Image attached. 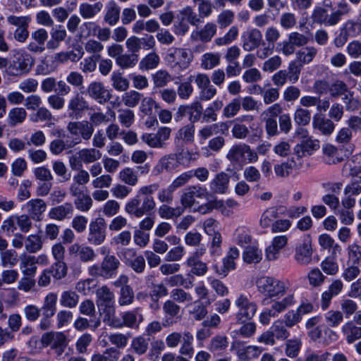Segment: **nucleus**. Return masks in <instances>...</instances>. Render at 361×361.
Listing matches in <instances>:
<instances>
[{
  "label": "nucleus",
  "mask_w": 361,
  "mask_h": 361,
  "mask_svg": "<svg viewBox=\"0 0 361 361\" xmlns=\"http://www.w3.org/2000/svg\"><path fill=\"white\" fill-rule=\"evenodd\" d=\"M138 61L137 54H124L116 59V63L121 69H128L133 68Z\"/></svg>",
  "instance_id": "nucleus-63"
},
{
  "label": "nucleus",
  "mask_w": 361,
  "mask_h": 361,
  "mask_svg": "<svg viewBox=\"0 0 361 361\" xmlns=\"http://www.w3.org/2000/svg\"><path fill=\"white\" fill-rule=\"evenodd\" d=\"M262 258V253L255 246H247L243 253V259L247 264H257Z\"/></svg>",
  "instance_id": "nucleus-48"
},
{
  "label": "nucleus",
  "mask_w": 361,
  "mask_h": 361,
  "mask_svg": "<svg viewBox=\"0 0 361 361\" xmlns=\"http://www.w3.org/2000/svg\"><path fill=\"white\" fill-rule=\"evenodd\" d=\"M219 128H224L226 130L228 129L226 123H213L203 126L198 130L197 136L200 139V142L202 144L214 134L218 133Z\"/></svg>",
  "instance_id": "nucleus-32"
},
{
  "label": "nucleus",
  "mask_w": 361,
  "mask_h": 361,
  "mask_svg": "<svg viewBox=\"0 0 361 361\" xmlns=\"http://www.w3.org/2000/svg\"><path fill=\"white\" fill-rule=\"evenodd\" d=\"M302 341L300 338L287 340L285 344V354L290 358L296 357L300 351Z\"/></svg>",
  "instance_id": "nucleus-64"
},
{
  "label": "nucleus",
  "mask_w": 361,
  "mask_h": 361,
  "mask_svg": "<svg viewBox=\"0 0 361 361\" xmlns=\"http://www.w3.org/2000/svg\"><path fill=\"white\" fill-rule=\"evenodd\" d=\"M43 240L40 235L32 234L25 240V250L30 253H36L42 248Z\"/></svg>",
  "instance_id": "nucleus-53"
},
{
  "label": "nucleus",
  "mask_w": 361,
  "mask_h": 361,
  "mask_svg": "<svg viewBox=\"0 0 361 361\" xmlns=\"http://www.w3.org/2000/svg\"><path fill=\"white\" fill-rule=\"evenodd\" d=\"M230 182V176L226 173L221 171L215 175L209 183L211 191L216 194H225L227 192Z\"/></svg>",
  "instance_id": "nucleus-21"
},
{
  "label": "nucleus",
  "mask_w": 361,
  "mask_h": 361,
  "mask_svg": "<svg viewBox=\"0 0 361 361\" xmlns=\"http://www.w3.org/2000/svg\"><path fill=\"white\" fill-rule=\"evenodd\" d=\"M256 285L258 291L270 299L283 296L289 288L288 281L267 276L259 278L256 281Z\"/></svg>",
  "instance_id": "nucleus-2"
},
{
  "label": "nucleus",
  "mask_w": 361,
  "mask_h": 361,
  "mask_svg": "<svg viewBox=\"0 0 361 361\" xmlns=\"http://www.w3.org/2000/svg\"><path fill=\"white\" fill-rule=\"evenodd\" d=\"M312 126L315 129H318L324 135H331L334 129L335 124L334 121L329 118H326L315 114L313 117Z\"/></svg>",
  "instance_id": "nucleus-30"
},
{
  "label": "nucleus",
  "mask_w": 361,
  "mask_h": 361,
  "mask_svg": "<svg viewBox=\"0 0 361 361\" xmlns=\"http://www.w3.org/2000/svg\"><path fill=\"white\" fill-rule=\"evenodd\" d=\"M234 305L237 307L236 320L240 324L252 319L257 310V305L252 300L251 296L243 293L236 298Z\"/></svg>",
  "instance_id": "nucleus-7"
},
{
  "label": "nucleus",
  "mask_w": 361,
  "mask_h": 361,
  "mask_svg": "<svg viewBox=\"0 0 361 361\" xmlns=\"http://www.w3.org/2000/svg\"><path fill=\"white\" fill-rule=\"evenodd\" d=\"M111 86L114 89L118 92H125L128 90L130 87V82L123 75V74L118 71H114L111 75Z\"/></svg>",
  "instance_id": "nucleus-45"
},
{
  "label": "nucleus",
  "mask_w": 361,
  "mask_h": 361,
  "mask_svg": "<svg viewBox=\"0 0 361 361\" xmlns=\"http://www.w3.org/2000/svg\"><path fill=\"white\" fill-rule=\"evenodd\" d=\"M159 188L158 183L142 186L137 195L125 204V212L136 218L149 214L156 207V202L152 195Z\"/></svg>",
  "instance_id": "nucleus-1"
},
{
  "label": "nucleus",
  "mask_w": 361,
  "mask_h": 361,
  "mask_svg": "<svg viewBox=\"0 0 361 361\" xmlns=\"http://www.w3.org/2000/svg\"><path fill=\"white\" fill-rule=\"evenodd\" d=\"M164 59L171 68L183 71L190 66L193 59V54L188 49L171 47L167 50Z\"/></svg>",
  "instance_id": "nucleus-4"
},
{
  "label": "nucleus",
  "mask_w": 361,
  "mask_h": 361,
  "mask_svg": "<svg viewBox=\"0 0 361 361\" xmlns=\"http://www.w3.org/2000/svg\"><path fill=\"white\" fill-rule=\"evenodd\" d=\"M185 264L190 268V272L197 276H203L208 271V267L205 262L194 257H188Z\"/></svg>",
  "instance_id": "nucleus-35"
},
{
  "label": "nucleus",
  "mask_w": 361,
  "mask_h": 361,
  "mask_svg": "<svg viewBox=\"0 0 361 361\" xmlns=\"http://www.w3.org/2000/svg\"><path fill=\"white\" fill-rule=\"evenodd\" d=\"M179 13L183 20L192 26H198L203 23L198 13H196L192 7L190 6L183 8L180 11Z\"/></svg>",
  "instance_id": "nucleus-52"
},
{
  "label": "nucleus",
  "mask_w": 361,
  "mask_h": 361,
  "mask_svg": "<svg viewBox=\"0 0 361 361\" xmlns=\"http://www.w3.org/2000/svg\"><path fill=\"white\" fill-rule=\"evenodd\" d=\"M209 195L207 188L200 185H190L185 188L180 196L182 208H190L195 202V197L203 198Z\"/></svg>",
  "instance_id": "nucleus-11"
},
{
  "label": "nucleus",
  "mask_w": 361,
  "mask_h": 361,
  "mask_svg": "<svg viewBox=\"0 0 361 361\" xmlns=\"http://www.w3.org/2000/svg\"><path fill=\"white\" fill-rule=\"evenodd\" d=\"M342 332L348 343H353L361 338V327L356 326L353 322L345 323L342 327Z\"/></svg>",
  "instance_id": "nucleus-39"
},
{
  "label": "nucleus",
  "mask_w": 361,
  "mask_h": 361,
  "mask_svg": "<svg viewBox=\"0 0 361 361\" xmlns=\"http://www.w3.org/2000/svg\"><path fill=\"white\" fill-rule=\"evenodd\" d=\"M337 16L332 13L328 15L326 8L317 6L312 11L311 18L314 23L324 25L326 26H332L337 24Z\"/></svg>",
  "instance_id": "nucleus-20"
},
{
  "label": "nucleus",
  "mask_w": 361,
  "mask_h": 361,
  "mask_svg": "<svg viewBox=\"0 0 361 361\" xmlns=\"http://www.w3.org/2000/svg\"><path fill=\"white\" fill-rule=\"evenodd\" d=\"M183 157V152L171 153L163 156L153 169L154 175L158 176L164 171L172 172L175 171L180 165Z\"/></svg>",
  "instance_id": "nucleus-9"
},
{
  "label": "nucleus",
  "mask_w": 361,
  "mask_h": 361,
  "mask_svg": "<svg viewBox=\"0 0 361 361\" xmlns=\"http://www.w3.org/2000/svg\"><path fill=\"white\" fill-rule=\"evenodd\" d=\"M68 254L72 257H78L84 263L92 262L96 258L94 250L90 246L75 243L69 246Z\"/></svg>",
  "instance_id": "nucleus-14"
},
{
  "label": "nucleus",
  "mask_w": 361,
  "mask_h": 361,
  "mask_svg": "<svg viewBox=\"0 0 361 361\" xmlns=\"http://www.w3.org/2000/svg\"><path fill=\"white\" fill-rule=\"evenodd\" d=\"M96 297L97 305L114 303V293L106 285L102 286L97 289Z\"/></svg>",
  "instance_id": "nucleus-42"
},
{
  "label": "nucleus",
  "mask_w": 361,
  "mask_h": 361,
  "mask_svg": "<svg viewBox=\"0 0 361 361\" xmlns=\"http://www.w3.org/2000/svg\"><path fill=\"white\" fill-rule=\"evenodd\" d=\"M121 8L114 1H110L106 6L104 21L110 26L118 23L120 19Z\"/></svg>",
  "instance_id": "nucleus-28"
},
{
  "label": "nucleus",
  "mask_w": 361,
  "mask_h": 361,
  "mask_svg": "<svg viewBox=\"0 0 361 361\" xmlns=\"http://www.w3.org/2000/svg\"><path fill=\"white\" fill-rule=\"evenodd\" d=\"M238 34V27L236 25L231 26L224 36L215 39V44L219 47L228 45L237 39Z\"/></svg>",
  "instance_id": "nucleus-49"
},
{
  "label": "nucleus",
  "mask_w": 361,
  "mask_h": 361,
  "mask_svg": "<svg viewBox=\"0 0 361 361\" xmlns=\"http://www.w3.org/2000/svg\"><path fill=\"white\" fill-rule=\"evenodd\" d=\"M239 251L236 247H231L226 257L223 259V267L220 269L216 265V272L219 275L226 276L228 272L235 269V260L239 257Z\"/></svg>",
  "instance_id": "nucleus-24"
},
{
  "label": "nucleus",
  "mask_w": 361,
  "mask_h": 361,
  "mask_svg": "<svg viewBox=\"0 0 361 361\" xmlns=\"http://www.w3.org/2000/svg\"><path fill=\"white\" fill-rule=\"evenodd\" d=\"M121 353L114 347L106 348L102 353H94L91 357V361H118Z\"/></svg>",
  "instance_id": "nucleus-41"
},
{
  "label": "nucleus",
  "mask_w": 361,
  "mask_h": 361,
  "mask_svg": "<svg viewBox=\"0 0 361 361\" xmlns=\"http://www.w3.org/2000/svg\"><path fill=\"white\" fill-rule=\"evenodd\" d=\"M259 348L255 345H249L237 350L238 357L242 361H249L253 357H257L260 354Z\"/></svg>",
  "instance_id": "nucleus-58"
},
{
  "label": "nucleus",
  "mask_w": 361,
  "mask_h": 361,
  "mask_svg": "<svg viewBox=\"0 0 361 361\" xmlns=\"http://www.w3.org/2000/svg\"><path fill=\"white\" fill-rule=\"evenodd\" d=\"M27 111L23 107L12 108L8 113L7 120L10 126L14 127L25 121Z\"/></svg>",
  "instance_id": "nucleus-38"
},
{
  "label": "nucleus",
  "mask_w": 361,
  "mask_h": 361,
  "mask_svg": "<svg viewBox=\"0 0 361 361\" xmlns=\"http://www.w3.org/2000/svg\"><path fill=\"white\" fill-rule=\"evenodd\" d=\"M79 159L85 164L95 162L101 159L102 153L95 148H85L79 151Z\"/></svg>",
  "instance_id": "nucleus-50"
},
{
  "label": "nucleus",
  "mask_w": 361,
  "mask_h": 361,
  "mask_svg": "<svg viewBox=\"0 0 361 361\" xmlns=\"http://www.w3.org/2000/svg\"><path fill=\"white\" fill-rule=\"evenodd\" d=\"M51 39L47 43L49 49H55L59 47L61 42L63 41L67 37L66 30L62 25H58L51 29Z\"/></svg>",
  "instance_id": "nucleus-40"
},
{
  "label": "nucleus",
  "mask_w": 361,
  "mask_h": 361,
  "mask_svg": "<svg viewBox=\"0 0 361 361\" xmlns=\"http://www.w3.org/2000/svg\"><path fill=\"white\" fill-rule=\"evenodd\" d=\"M121 181L130 186H135L138 183V176L136 171L130 167L122 169L118 174Z\"/></svg>",
  "instance_id": "nucleus-56"
},
{
  "label": "nucleus",
  "mask_w": 361,
  "mask_h": 361,
  "mask_svg": "<svg viewBox=\"0 0 361 361\" xmlns=\"http://www.w3.org/2000/svg\"><path fill=\"white\" fill-rule=\"evenodd\" d=\"M194 338L192 334L189 331L183 333V338L180 341V347L179 348L180 355L188 356L192 357L194 354V348L192 345Z\"/></svg>",
  "instance_id": "nucleus-34"
},
{
  "label": "nucleus",
  "mask_w": 361,
  "mask_h": 361,
  "mask_svg": "<svg viewBox=\"0 0 361 361\" xmlns=\"http://www.w3.org/2000/svg\"><path fill=\"white\" fill-rule=\"evenodd\" d=\"M57 299L58 296L55 293H49L45 296L41 309L43 317H54L56 311Z\"/></svg>",
  "instance_id": "nucleus-31"
},
{
  "label": "nucleus",
  "mask_w": 361,
  "mask_h": 361,
  "mask_svg": "<svg viewBox=\"0 0 361 361\" xmlns=\"http://www.w3.org/2000/svg\"><path fill=\"white\" fill-rule=\"evenodd\" d=\"M35 65V59L26 51H18L9 61L6 70L10 76H22L27 74Z\"/></svg>",
  "instance_id": "nucleus-3"
},
{
  "label": "nucleus",
  "mask_w": 361,
  "mask_h": 361,
  "mask_svg": "<svg viewBox=\"0 0 361 361\" xmlns=\"http://www.w3.org/2000/svg\"><path fill=\"white\" fill-rule=\"evenodd\" d=\"M102 8L103 4L101 1H97L94 4L85 2L80 4L78 11L83 19L87 20L95 18Z\"/></svg>",
  "instance_id": "nucleus-25"
},
{
  "label": "nucleus",
  "mask_w": 361,
  "mask_h": 361,
  "mask_svg": "<svg viewBox=\"0 0 361 361\" xmlns=\"http://www.w3.org/2000/svg\"><path fill=\"white\" fill-rule=\"evenodd\" d=\"M164 318L162 320L163 326L165 328L172 326L180 320V307L174 300H166L162 306Z\"/></svg>",
  "instance_id": "nucleus-12"
},
{
  "label": "nucleus",
  "mask_w": 361,
  "mask_h": 361,
  "mask_svg": "<svg viewBox=\"0 0 361 361\" xmlns=\"http://www.w3.org/2000/svg\"><path fill=\"white\" fill-rule=\"evenodd\" d=\"M216 31L217 25L213 22H208L202 28L194 30L190 34V39L192 42H209L215 36Z\"/></svg>",
  "instance_id": "nucleus-15"
},
{
  "label": "nucleus",
  "mask_w": 361,
  "mask_h": 361,
  "mask_svg": "<svg viewBox=\"0 0 361 361\" xmlns=\"http://www.w3.org/2000/svg\"><path fill=\"white\" fill-rule=\"evenodd\" d=\"M226 157L233 165L244 162L255 163L258 160L257 152L245 143L232 145Z\"/></svg>",
  "instance_id": "nucleus-6"
},
{
  "label": "nucleus",
  "mask_w": 361,
  "mask_h": 361,
  "mask_svg": "<svg viewBox=\"0 0 361 361\" xmlns=\"http://www.w3.org/2000/svg\"><path fill=\"white\" fill-rule=\"evenodd\" d=\"M295 303L293 294H289L280 300H274L271 302L270 307L278 316L280 313L285 311L288 307L293 306Z\"/></svg>",
  "instance_id": "nucleus-36"
},
{
  "label": "nucleus",
  "mask_w": 361,
  "mask_h": 361,
  "mask_svg": "<svg viewBox=\"0 0 361 361\" xmlns=\"http://www.w3.org/2000/svg\"><path fill=\"white\" fill-rule=\"evenodd\" d=\"M286 327L282 320H277L273 323L270 330L274 338L278 340L284 341L286 340L290 335Z\"/></svg>",
  "instance_id": "nucleus-60"
},
{
  "label": "nucleus",
  "mask_w": 361,
  "mask_h": 361,
  "mask_svg": "<svg viewBox=\"0 0 361 361\" xmlns=\"http://www.w3.org/2000/svg\"><path fill=\"white\" fill-rule=\"evenodd\" d=\"M35 256L23 255L20 257V268L23 275L35 276L37 266Z\"/></svg>",
  "instance_id": "nucleus-37"
},
{
  "label": "nucleus",
  "mask_w": 361,
  "mask_h": 361,
  "mask_svg": "<svg viewBox=\"0 0 361 361\" xmlns=\"http://www.w3.org/2000/svg\"><path fill=\"white\" fill-rule=\"evenodd\" d=\"M73 205L71 202H65L51 208L48 216L51 219L63 221L66 219H71L73 215Z\"/></svg>",
  "instance_id": "nucleus-22"
},
{
  "label": "nucleus",
  "mask_w": 361,
  "mask_h": 361,
  "mask_svg": "<svg viewBox=\"0 0 361 361\" xmlns=\"http://www.w3.org/2000/svg\"><path fill=\"white\" fill-rule=\"evenodd\" d=\"M48 39V32L44 28H39L31 33V39L27 49L32 53H42L45 50L44 44Z\"/></svg>",
  "instance_id": "nucleus-17"
},
{
  "label": "nucleus",
  "mask_w": 361,
  "mask_h": 361,
  "mask_svg": "<svg viewBox=\"0 0 361 361\" xmlns=\"http://www.w3.org/2000/svg\"><path fill=\"white\" fill-rule=\"evenodd\" d=\"M79 299L80 296L75 291L69 290L62 292L59 301L62 307L74 308L78 305Z\"/></svg>",
  "instance_id": "nucleus-44"
},
{
  "label": "nucleus",
  "mask_w": 361,
  "mask_h": 361,
  "mask_svg": "<svg viewBox=\"0 0 361 361\" xmlns=\"http://www.w3.org/2000/svg\"><path fill=\"white\" fill-rule=\"evenodd\" d=\"M311 240L307 238L295 247L294 259L300 265H308L312 260Z\"/></svg>",
  "instance_id": "nucleus-16"
},
{
  "label": "nucleus",
  "mask_w": 361,
  "mask_h": 361,
  "mask_svg": "<svg viewBox=\"0 0 361 361\" xmlns=\"http://www.w3.org/2000/svg\"><path fill=\"white\" fill-rule=\"evenodd\" d=\"M98 24L94 21H85L78 28V37L80 39H87L94 37Z\"/></svg>",
  "instance_id": "nucleus-57"
},
{
  "label": "nucleus",
  "mask_w": 361,
  "mask_h": 361,
  "mask_svg": "<svg viewBox=\"0 0 361 361\" xmlns=\"http://www.w3.org/2000/svg\"><path fill=\"white\" fill-rule=\"evenodd\" d=\"M101 265L104 279H109L117 274L121 262L115 255H107L103 258Z\"/></svg>",
  "instance_id": "nucleus-23"
},
{
  "label": "nucleus",
  "mask_w": 361,
  "mask_h": 361,
  "mask_svg": "<svg viewBox=\"0 0 361 361\" xmlns=\"http://www.w3.org/2000/svg\"><path fill=\"white\" fill-rule=\"evenodd\" d=\"M114 303L104 304L97 305L102 310L104 314V321L107 323L108 325L114 328H121L123 324L119 319L115 316V308Z\"/></svg>",
  "instance_id": "nucleus-29"
},
{
  "label": "nucleus",
  "mask_w": 361,
  "mask_h": 361,
  "mask_svg": "<svg viewBox=\"0 0 361 361\" xmlns=\"http://www.w3.org/2000/svg\"><path fill=\"white\" fill-rule=\"evenodd\" d=\"M349 91L347 84L341 80H335L329 88V94L331 98L337 99L343 97Z\"/></svg>",
  "instance_id": "nucleus-59"
},
{
  "label": "nucleus",
  "mask_w": 361,
  "mask_h": 361,
  "mask_svg": "<svg viewBox=\"0 0 361 361\" xmlns=\"http://www.w3.org/2000/svg\"><path fill=\"white\" fill-rule=\"evenodd\" d=\"M154 87L161 88L166 87L173 80L171 75L166 70H159L152 75Z\"/></svg>",
  "instance_id": "nucleus-47"
},
{
  "label": "nucleus",
  "mask_w": 361,
  "mask_h": 361,
  "mask_svg": "<svg viewBox=\"0 0 361 361\" xmlns=\"http://www.w3.org/2000/svg\"><path fill=\"white\" fill-rule=\"evenodd\" d=\"M124 259L126 264L130 267L135 273L142 274L144 272L146 263L142 255H137L136 252L133 249H126Z\"/></svg>",
  "instance_id": "nucleus-18"
},
{
  "label": "nucleus",
  "mask_w": 361,
  "mask_h": 361,
  "mask_svg": "<svg viewBox=\"0 0 361 361\" xmlns=\"http://www.w3.org/2000/svg\"><path fill=\"white\" fill-rule=\"evenodd\" d=\"M169 204H162L158 209V214L162 219H171L178 217L183 213L181 207H172Z\"/></svg>",
  "instance_id": "nucleus-46"
},
{
  "label": "nucleus",
  "mask_w": 361,
  "mask_h": 361,
  "mask_svg": "<svg viewBox=\"0 0 361 361\" xmlns=\"http://www.w3.org/2000/svg\"><path fill=\"white\" fill-rule=\"evenodd\" d=\"M160 62V58L156 52H151L146 55L139 63L141 71H149L156 68Z\"/></svg>",
  "instance_id": "nucleus-51"
},
{
  "label": "nucleus",
  "mask_w": 361,
  "mask_h": 361,
  "mask_svg": "<svg viewBox=\"0 0 361 361\" xmlns=\"http://www.w3.org/2000/svg\"><path fill=\"white\" fill-rule=\"evenodd\" d=\"M87 95L99 104H105L112 97V94L101 82H92L87 87Z\"/></svg>",
  "instance_id": "nucleus-13"
},
{
  "label": "nucleus",
  "mask_w": 361,
  "mask_h": 361,
  "mask_svg": "<svg viewBox=\"0 0 361 361\" xmlns=\"http://www.w3.org/2000/svg\"><path fill=\"white\" fill-rule=\"evenodd\" d=\"M171 130L168 127L159 128L156 133H144L141 140L152 148H164L166 141L169 138Z\"/></svg>",
  "instance_id": "nucleus-10"
},
{
  "label": "nucleus",
  "mask_w": 361,
  "mask_h": 361,
  "mask_svg": "<svg viewBox=\"0 0 361 361\" xmlns=\"http://www.w3.org/2000/svg\"><path fill=\"white\" fill-rule=\"evenodd\" d=\"M317 49L314 47H307L296 53L298 61L302 64H309L317 54Z\"/></svg>",
  "instance_id": "nucleus-61"
},
{
  "label": "nucleus",
  "mask_w": 361,
  "mask_h": 361,
  "mask_svg": "<svg viewBox=\"0 0 361 361\" xmlns=\"http://www.w3.org/2000/svg\"><path fill=\"white\" fill-rule=\"evenodd\" d=\"M101 324L99 318H91L88 320L84 317H78L74 322V326L79 331H83L88 328L96 330Z\"/></svg>",
  "instance_id": "nucleus-55"
},
{
  "label": "nucleus",
  "mask_w": 361,
  "mask_h": 361,
  "mask_svg": "<svg viewBox=\"0 0 361 361\" xmlns=\"http://www.w3.org/2000/svg\"><path fill=\"white\" fill-rule=\"evenodd\" d=\"M143 97V94L131 90L125 91L122 94L121 101L124 105L128 108H134L138 105Z\"/></svg>",
  "instance_id": "nucleus-43"
},
{
  "label": "nucleus",
  "mask_w": 361,
  "mask_h": 361,
  "mask_svg": "<svg viewBox=\"0 0 361 361\" xmlns=\"http://www.w3.org/2000/svg\"><path fill=\"white\" fill-rule=\"evenodd\" d=\"M26 209L32 219L40 221L47 209V204L43 200L33 199L27 202Z\"/></svg>",
  "instance_id": "nucleus-27"
},
{
  "label": "nucleus",
  "mask_w": 361,
  "mask_h": 361,
  "mask_svg": "<svg viewBox=\"0 0 361 361\" xmlns=\"http://www.w3.org/2000/svg\"><path fill=\"white\" fill-rule=\"evenodd\" d=\"M243 48L245 51H251L259 47L262 41V34L257 28L245 32L242 36Z\"/></svg>",
  "instance_id": "nucleus-19"
},
{
  "label": "nucleus",
  "mask_w": 361,
  "mask_h": 361,
  "mask_svg": "<svg viewBox=\"0 0 361 361\" xmlns=\"http://www.w3.org/2000/svg\"><path fill=\"white\" fill-rule=\"evenodd\" d=\"M87 109H89L87 102L79 93H77L68 102V110L71 111L70 116L80 115Z\"/></svg>",
  "instance_id": "nucleus-26"
},
{
  "label": "nucleus",
  "mask_w": 361,
  "mask_h": 361,
  "mask_svg": "<svg viewBox=\"0 0 361 361\" xmlns=\"http://www.w3.org/2000/svg\"><path fill=\"white\" fill-rule=\"evenodd\" d=\"M341 99L344 104V109L348 112L357 111L360 108V100L355 98L353 92L350 90L341 97Z\"/></svg>",
  "instance_id": "nucleus-62"
},
{
  "label": "nucleus",
  "mask_w": 361,
  "mask_h": 361,
  "mask_svg": "<svg viewBox=\"0 0 361 361\" xmlns=\"http://www.w3.org/2000/svg\"><path fill=\"white\" fill-rule=\"evenodd\" d=\"M149 349V340L143 336L133 338L130 345V350L136 355L142 356L147 353Z\"/></svg>",
  "instance_id": "nucleus-33"
},
{
  "label": "nucleus",
  "mask_w": 361,
  "mask_h": 361,
  "mask_svg": "<svg viewBox=\"0 0 361 361\" xmlns=\"http://www.w3.org/2000/svg\"><path fill=\"white\" fill-rule=\"evenodd\" d=\"M66 129L72 140L68 145V147H74L82 142V140L88 141L94 133V127L88 121H71L68 123Z\"/></svg>",
  "instance_id": "nucleus-5"
},
{
  "label": "nucleus",
  "mask_w": 361,
  "mask_h": 361,
  "mask_svg": "<svg viewBox=\"0 0 361 361\" xmlns=\"http://www.w3.org/2000/svg\"><path fill=\"white\" fill-rule=\"evenodd\" d=\"M188 313L195 321H201L207 316L208 311L206 305L202 302L197 300L190 307Z\"/></svg>",
  "instance_id": "nucleus-54"
},
{
  "label": "nucleus",
  "mask_w": 361,
  "mask_h": 361,
  "mask_svg": "<svg viewBox=\"0 0 361 361\" xmlns=\"http://www.w3.org/2000/svg\"><path fill=\"white\" fill-rule=\"evenodd\" d=\"M106 238V225L103 218H97L89 224L87 241L93 245H100Z\"/></svg>",
  "instance_id": "nucleus-8"
}]
</instances>
